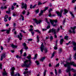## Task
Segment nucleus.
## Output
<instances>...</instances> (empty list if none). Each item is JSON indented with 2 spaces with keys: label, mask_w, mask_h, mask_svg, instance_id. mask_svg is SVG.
<instances>
[{
  "label": "nucleus",
  "mask_w": 76,
  "mask_h": 76,
  "mask_svg": "<svg viewBox=\"0 0 76 76\" xmlns=\"http://www.w3.org/2000/svg\"><path fill=\"white\" fill-rule=\"evenodd\" d=\"M40 48L41 51L42 52H43L44 50V44H43V43H42Z\"/></svg>",
  "instance_id": "0eeeda50"
},
{
  "label": "nucleus",
  "mask_w": 76,
  "mask_h": 76,
  "mask_svg": "<svg viewBox=\"0 0 76 76\" xmlns=\"http://www.w3.org/2000/svg\"><path fill=\"white\" fill-rule=\"evenodd\" d=\"M54 50H57V47L56 46H55L54 47Z\"/></svg>",
  "instance_id": "864d4df0"
},
{
  "label": "nucleus",
  "mask_w": 76,
  "mask_h": 76,
  "mask_svg": "<svg viewBox=\"0 0 76 76\" xmlns=\"http://www.w3.org/2000/svg\"><path fill=\"white\" fill-rule=\"evenodd\" d=\"M6 31H7L6 32L7 34H9V32H10V28H9L8 30H7Z\"/></svg>",
  "instance_id": "b1692460"
},
{
  "label": "nucleus",
  "mask_w": 76,
  "mask_h": 76,
  "mask_svg": "<svg viewBox=\"0 0 76 76\" xmlns=\"http://www.w3.org/2000/svg\"><path fill=\"white\" fill-rule=\"evenodd\" d=\"M47 51H48L47 49H46L45 50V53H47Z\"/></svg>",
  "instance_id": "e2e57ef3"
},
{
  "label": "nucleus",
  "mask_w": 76,
  "mask_h": 76,
  "mask_svg": "<svg viewBox=\"0 0 76 76\" xmlns=\"http://www.w3.org/2000/svg\"><path fill=\"white\" fill-rule=\"evenodd\" d=\"M50 21L51 25H52V26H54V27H55V26H57V24H54V22H53V21H52V20H50Z\"/></svg>",
  "instance_id": "9d476101"
},
{
  "label": "nucleus",
  "mask_w": 76,
  "mask_h": 76,
  "mask_svg": "<svg viewBox=\"0 0 76 76\" xmlns=\"http://www.w3.org/2000/svg\"><path fill=\"white\" fill-rule=\"evenodd\" d=\"M34 20L35 21V23L37 25H38V24H39L41 22V21L40 20H37L36 19H35L33 20Z\"/></svg>",
  "instance_id": "6e6552de"
},
{
  "label": "nucleus",
  "mask_w": 76,
  "mask_h": 76,
  "mask_svg": "<svg viewBox=\"0 0 76 76\" xmlns=\"http://www.w3.org/2000/svg\"><path fill=\"white\" fill-rule=\"evenodd\" d=\"M16 4H17V3H14L13 4V5L14 6H16Z\"/></svg>",
  "instance_id": "338daca9"
},
{
  "label": "nucleus",
  "mask_w": 76,
  "mask_h": 76,
  "mask_svg": "<svg viewBox=\"0 0 76 76\" xmlns=\"http://www.w3.org/2000/svg\"><path fill=\"white\" fill-rule=\"evenodd\" d=\"M39 9H38L35 11V12H36V13H39Z\"/></svg>",
  "instance_id": "7c9ffc66"
},
{
  "label": "nucleus",
  "mask_w": 76,
  "mask_h": 76,
  "mask_svg": "<svg viewBox=\"0 0 76 76\" xmlns=\"http://www.w3.org/2000/svg\"><path fill=\"white\" fill-rule=\"evenodd\" d=\"M8 18H9V17H8V15H6L5 16L4 18H5L6 19H8Z\"/></svg>",
  "instance_id": "e433bc0d"
},
{
  "label": "nucleus",
  "mask_w": 76,
  "mask_h": 76,
  "mask_svg": "<svg viewBox=\"0 0 76 76\" xmlns=\"http://www.w3.org/2000/svg\"><path fill=\"white\" fill-rule=\"evenodd\" d=\"M6 30H4V29H2L1 30V32H4V31H6Z\"/></svg>",
  "instance_id": "8fccbe9b"
},
{
  "label": "nucleus",
  "mask_w": 76,
  "mask_h": 76,
  "mask_svg": "<svg viewBox=\"0 0 76 76\" xmlns=\"http://www.w3.org/2000/svg\"><path fill=\"white\" fill-rule=\"evenodd\" d=\"M26 12L25 11V10H24L23 12H22V14H23V15H25V13H26Z\"/></svg>",
  "instance_id": "09e8293b"
},
{
  "label": "nucleus",
  "mask_w": 76,
  "mask_h": 76,
  "mask_svg": "<svg viewBox=\"0 0 76 76\" xmlns=\"http://www.w3.org/2000/svg\"><path fill=\"white\" fill-rule=\"evenodd\" d=\"M28 73V71H25L23 72L24 75H26V74H27Z\"/></svg>",
  "instance_id": "2f4dec72"
},
{
  "label": "nucleus",
  "mask_w": 76,
  "mask_h": 76,
  "mask_svg": "<svg viewBox=\"0 0 76 76\" xmlns=\"http://www.w3.org/2000/svg\"><path fill=\"white\" fill-rule=\"evenodd\" d=\"M37 55H38V54H35L34 56V57L33 58V59H36V58H37Z\"/></svg>",
  "instance_id": "cd10ccee"
},
{
  "label": "nucleus",
  "mask_w": 76,
  "mask_h": 76,
  "mask_svg": "<svg viewBox=\"0 0 76 76\" xmlns=\"http://www.w3.org/2000/svg\"><path fill=\"white\" fill-rule=\"evenodd\" d=\"M47 72V70H45V71H44L43 75L44 76H45V75H46V72Z\"/></svg>",
  "instance_id": "473e14b6"
},
{
  "label": "nucleus",
  "mask_w": 76,
  "mask_h": 76,
  "mask_svg": "<svg viewBox=\"0 0 76 76\" xmlns=\"http://www.w3.org/2000/svg\"><path fill=\"white\" fill-rule=\"evenodd\" d=\"M22 5L23 6L21 7L22 9L25 8V10H26V9H27V4H24L23 3H22Z\"/></svg>",
  "instance_id": "423d86ee"
},
{
  "label": "nucleus",
  "mask_w": 76,
  "mask_h": 76,
  "mask_svg": "<svg viewBox=\"0 0 76 76\" xmlns=\"http://www.w3.org/2000/svg\"><path fill=\"white\" fill-rule=\"evenodd\" d=\"M65 62L66 64H64V67H67L68 69L66 70V72H70L71 70V69H70V66H73L74 67H76V64H75V62H68L66 61Z\"/></svg>",
  "instance_id": "f257e3e1"
},
{
  "label": "nucleus",
  "mask_w": 76,
  "mask_h": 76,
  "mask_svg": "<svg viewBox=\"0 0 76 76\" xmlns=\"http://www.w3.org/2000/svg\"><path fill=\"white\" fill-rule=\"evenodd\" d=\"M54 37L56 38H57V35H56V34H54Z\"/></svg>",
  "instance_id": "774afa93"
},
{
  "label": "nucleus",
  "mask_w": 76,
  "mask_h": 76,
  "mask_svg": "<svg viewBox=\"0 0 76 76\" xmlns=\"http://www.w3.org/2000/svg\"><path fill=\"white\" fill-rule=\"evenodd\" d=\"M55 73L56 75H57V70H56V69H55Z\"/></svg>",
  "instance_id": "a19ab883"
},
{
  "label": "nucleus",
  "mask_w": 76,
  "mask_h": 76,
  "mask_svg": "<svg viewBox=\"0 0 76 76\" xmlns=\"http://www.w3.org/2000/svg\"><path fill=\"white\" fill-rule=\"evenodd\" d=\"M52 21H53V23H57L58 22L57 20H52Z\"/></svg>",
  "instance_id": "bb28decb"
},
{
  "label": "nucleus",
  "mask_w": 76,
  "mask_h": 76,
  "mask_svg": "<svg viewBox=\"0 0 76 76\" xmlns=\"http://www.w3.org/2000/svg\"><path fill=\"white\" fill-rule=\"evenodd\" d=\"M15 7H14L13 6H12L11 9L12 10H14Z\"/></svg>",
  "instance_id": "6e6d98bb"
},
{
  "label": "nucleus",
  "mask_w": 76,
  "mask_h": 76,
  "mask_svg": "<svg viewBox=\"0 0 76 76\" xmlns=\"http://www.w3.org/2000/svg\"><path fill=\"white\" fill-rule=\"evenodd\" d=\"M0 69L1 70L2 69V64L0 63Z\"/></svg>",
  "instance_id": "c85d7f7f"
},
{
  "label": "nucleus",
  "mask_w": 76,
  "mask_h": 76,
  "mask_svg": "<svg viewBox=\"0 0 76 76\" xmlns=\"http://www.w3.org/2000/svg\"><path fill=\"white\" fill-rule=\"evenodd\" d=\"M42 4V3H41V2H38V6H39V5L41 4Z\"/></svg>",
  "instance_id": "49530a36"
},
{
  "label": "nucleus",
  "mask_w": 76,
  "mask_h": 76,
  "mask_svg": "<svg viewBox=\"0 0 76 76\" xmlns=\"http://www.w3.org/2000/svg\"><path fill=\"white\" fill-rule=\"evenodd\" d=\"M24 64H23L22 65V67H29L30 66L31 64H32V62L31 61V60H27L24 62Z\"/></svg>",
  "instance_id": "f03ea898"
},
{
  "label": "nucleus",
  "mask_w": 76,
  "mask_h": 76,
  "mask_svg": "<svg viewBox=\"0 0 76 76\" xmlns=\"http://www.w3.org/2000/svg\"><path fill=\"white\" fill-rule=\"evenodd\" d=\"M1 9H7V7L6 6H5L4 7H3V6H1Z\"/></svg>",
  "instance_id": "5701e85b"
},
{
  "label": "nucleus",
  "mask_w": 76,
  "mask_h": 76,
  "mask_svg": "<svg viewBox=\"0 0 76 76\" xmlns=\"http://www.w3.org/2000/svg\"><path fill=\"white\" fill-rule=\"evenodd\" d=\"M18 37L20 40H22V37H23L22 34V33H20V35H18Z\"/></svg>",
  "instance_id": "9b49d317"
},
{
  "label": "nucleus",
  "mask_w": 76,
  "mask_h": 76,
  "mask_svg": "<svg viewBox=\"0 0 76 76\" xmlns=\"http://www.w3.org/2000/svg\"><path fill=\"white\" fill-rule=\"evenodd\" d=\"M4 72L2 73V75L3 76H6V75H7V74L6 72L5 71V69H4Z\"/></svg>",
  "instance_id": "ddd939ff"
},
{
  "label": "nucleus",
  "mask_w": 76,
  "mask_h": 76,
  "mask_svg": "<svg viewBox=\"0 0 76 76\" xmlns=\"http://www.w3.org/2000/svg\"><path fill=\"white\" fill-rule=\"evenodd\" d=\"M50 40H52L53 39V37L52 36H51L50 37Z\"/></svg>",
  "instance_id": "ea45409f"
},
{
  "label": "nucleus",
  "mask_w": 76,
  "mask_h": 76,
  "mask_svg": "<svg viewBox=\"0 0 76 76\" xmlns=\"http://www.w3.org/2000/svg\"><path fill=\"white\" fill-rule=\"evenodd\" d=\"M20 54H22V53L23 52V49H22L20 51Z\"/></svg>",
  "instance_id": "37998d69"
},
{
  "label": "nucleus",
  "mask_w": 76,
  "mask_h": 76,
  "mask_svg": "<svg viewBox=\"0 0 76 76\" xmlns=\"http://www.w3.org/2000/svg\"><path fill=\"white\" fill-rule=\"evenodd\" d=\"M50 28V25H49L47 27V29H49Z\"/></svg>",
  "instance_id": "680f3d73"
},
{
  "label": "nucleus",
  "mask_w": 76,
  "mask_h": 76,
  "mask_svg": "<svg viewBox=\"0 0 76 76\" xmlns=\"http://www.w3.org/2000/svg\"><path fill=\"white\" fill-rule=\"evenodd\" d=\"M37 4H35L34 6H33L32 7V9H34V8H35Z\"/></svg>",
  "instance_id": "de8ad7c7"
},
{
  "label": "nucleus",
  "mask_w": 76,
  "mask_h": 76,
  "mask_svg": "<svg viewBox=\"0 0 76 76\" xmlns=\"http://www.w3.org/2000/svg\"><path fill=\"white\" fill-rule=\"evenodd\" d=\"M51 11H53V9H52L51 8H50V10H49V13H50Z\"/></svg>",
  "instance_id": "c9c22d12"
},
{
  "label": "nucleus",
  "mask_w": 76,
  "mask_h": 76,
  "mask_svg": "<svg viewBox=\"0 0 76 76\" xmlns=\"http://www.w3.org/2000/svg\"><path fill=\"white\" fill-rule=\"evenodd\" d=\"M11 46L12 47V48H17V45H14L13 44H12L11 45Z\"/></svg>",
  "instance_id": "4468645a"
},
{
  "label": "nucleus",
  "mask_w": 76,
  "mask_h": 76,
  "mask_svg": "<svg viewBox=\"0 0 76 76\" xmlns=\"http://www.w3.org/2000/svg\"><path fill=\"white\" fill-rule=\"evenodd\" d=\"M58 51H59L58 53H61V51H62V49L60 48L59 49Z\"/></svg>",
  "instance_id": "4be33fe9"
},
{
  "label": "nucleus",
  "mask_w": 76,
  "mask_h": 76,
  "mask_svg": "<svg viewBox=\"0 0 76 76\" xmlns=\"http://www.w3.org/2000/svg\"><path fill=\"white\" fill-rule=\"evenodd\" d=\"M70 14H71V15L72 16L73 18H75V16H74V15H73V14L72 13V12H70Z\"/></svg>",
  "instance_id": "4c0bfd02"
},
{
  "label": "nucleus",
  "mask_w": 76,
  "mask_h": 76,
  "mask_svg": "<svg viewBox=\"0 0 76 76\" xmlns=\"http://www.w3.org/2000/svg\"><path fill=\"white\" fill-rule=\"evenodd\" d=\"M50 32H52V33H53L54 34H56V29L52 28L51 30L49 31L48 33H50Z\"/></svg>",
  "instance_id": "39448f33"
},
{
  "label": "nucleus",
  "mask_w": 76,
  "mask_h": 76,
  "mask_svg": "<svg viewBox=\"0 0 76 76\" xmlns=\"http://www.w3.org/2000/svg\"><path fill=\"white\" fill-rule=\"evenodd\" d=\"M61 69H59V71L58 72V73H61Z\"/></svg>",
  "instance_id": "052dcab7"
},
{
  "label": "nucleus",
  "mask_w": 76,
  "mask_h": 76,
  "mask_svg": "<svg viewBox=\"0 0 76 76\" xmlns=\"http://www.w3.org/2000/svg\"><path fill=\"white\" fill-rule=\"evenodd\" d=\"M36 32H37L38 34H41V32L39 31V30H35L34 31Z\"/></svg>",
  "instance_id": "dca6fc26"
},
{
  "label": "nucleus",
  "mask_w": 76,
  "mask_h": 76,
  "mask_svg": "<svg viewBox=\"0 0 76 76\" xmlns=\"http://www.w3.org/2000/svg\"><path fill=\"white\" fill-rule=\"evenodd\" d=\"M74 51H76V47H74L73 48Z\"/></svg>",
  "instance_id": "13d9d810"
},
{
  "label": "nucleus",
  "mask_w": 76,
  "mask_h": 76,
  "mask_svg": "<svg viewBox=\"0 0 76 76\" xmlns=\"http://www.w3.org/2000/svg\"><path fill=\"white\" fill-rule=\"evenodd\" d=\"M45 57H42L40 59V61H43L44 60H45Z\"/></svg>",
  "instance_id": "6ab92c4d"
},
{
  "label": "nucleus",
  "mask_w": 76,
  "mask_h": 76,
  "mask_svg": "<svg viewBox=\"0 0 76 76\" xmlns=\"http://www.w3.org/2000/svg\"><path fill=\"white\" fill-rule=\"evenodd\" d=\"M60 66V64L59 63H58L56 65V67H58Z\"/></svg>",
  "instance_id": "603ef678"
},
{
  "label": "nucleus",
  "mask_w": 76,
  "mask_h": 76,
  "mask_svg": "<svg viewBox=\"0 0 76 76\" xmlns=\"http://www.w3.org/2000/svg\"><path fill=\"white\" fill-rule=\"evenodd\" d=\"M15 70V67H12L11 68V70L12 71L11 72V75L12 76H17V75L18 76H20L19 73H17L16 74H14L13 70Z\"/></svg>",
  "instance_id": "7ed1b4c3"
},
{
  "label": "nucleus",
  "mask_w": 76,
  "mask_h": 76,
  "mask_svg": "<svg viewBox=\"0 0 76 76\" xmlns=\"http://www.w3.org/2000/svg\"><path fill=\"white\" fill-rule=\"evenodd\" d=\"M4 22H7V18H4Z\"/></svg>",
  "instance_id": "bf43d9fd"
},
{
  "label": "nucleus",
  "mask_w": 76,
  "mask_h": 76,
  "mask_svg": "<svg viewBox=\"0 0 76 76\" xmlns=\"http://www.w3.org/2000/svg\"><path fill=\"white\" fill-rule=\"evenodd\" d=\"M6 57V55L5 54H2L0 58V61H2L4 58Z\"/></svg>",
  "instance_id": "f8f14e48"
},
{
  "label": "nucleus",
  "mask_w": 76,
  "mask_h": 76,
  "mask_svg": "<svg viewBox=\"0 0 76 76\" xmlns=\"http://www.w3.org/2000/svg\"><path fill=\"white\" fill-rule=\"evenodd\" d=\"M59 31H60V28H58L57 30L56 31V32H59Z\"/></svg>",
  "instance_id": "79ce46f5"
},
{
  "label": "nucleus",
  "mask_w": 76,
  "mask_h": 76,
  "mask_svg": "<svg viewBox=\"0 0 76 76\" xmlns=\"http://www.w3.org/2000/svg\"><path fill=\"white\" fill-rule=\"evenodd\" d=\"M39 36L37 35V42H39Z\"/></svg>",
  "instance_id": "f3484780"
},
{
  "label": "nucleus",
  "mask_w": 76,
  "mask_h": 76,
  "mask_svg": "<svg viewBox=\"0 0 76 76\" xmlns=\"http://www.w3.org/2000/svg\"><path fill=\"white\" fill-rule=\"evenodd\" d=\"M31 33L33 36L34 35V34H35V33L34 31H31Z\"/></svg>",
  "instance_id": "58836bf2"
},
{
  "label": "nucleus",
  "mask_w": 76,
  "mask_h": 76,
  "mask_svg": "<svg viewBox=\"0 0 76 76\" xmlns=\"http://www.w3.org/2000/svg\"><path fill=\"white\" fill-rule=\"evenodd\" d=\"M26 52H25L24 53L23 56H24V57H25L26 56Z\"/></svg>",
  "instance_id": "5fc2aeb1"
},
{
  "label": "nucleus",
  "mask_w": 76,
  "mask_h": 76,
  "mask_svg": "<svg viewBox=\"0 0 76 76\" xmlns=\"http://www.w3.org/2000/svg\"><path fill=\"white\" fill-rule=\"evenodd\" d=\"M63 41H64V39H61L59 42L60 44H61H61H63Z\"/></svg>",
  "instance_id": "2eb2a0df"
},
{
  "label": "nucleus",
  "mask_w": 76,
  "mask_h": 76,
  "mask_svg": "<svg viewBox=\"0 0 76 76\" xmlns=\"http://www.w3.org/2000/svg\"><path fill=\"white\" fill-rule=\"evenodd\" d=\"M35 62H36V63L37 64V65H39V63L38 61H36Z\"/></svg>",
  "instance_id": "72a5a7b5"
},
{
  "label": "nucleus",
  "mask_w": 76,
  "mask_h": 76,
  "mask_svg": "<svg viewBox=\"0 0 76 76\" xmlns=\"http://www.w3.org/2000/svg\"><path fill=\"white\" fill-rule=\"evenodd\" d=\"M16 14H17V13H16V12H14L13 13V16H17V15H16Z\"/></svg>",
  "instance_id": "412c9836"
},
{
  "label": "nucleus",
  "mask_w": 76,
  "mask_h": 76,
  "mask_svg": "<svg viewBox=\"0 0 76 76\" xmlns=\"http://www.w3.org/2000/svg\"><path fill=\"white\" fill-rule=\"evenodd\" d=\"M21 17L22 18V20H24V17H23V16H22V15H21Z\"/></svg>",
  "instance_id": "c03bdc74"
},
{
  "label": "nucleus",
  "mask_w": 76,
  "mask_h": 76,
  "mask_svg": "<svg viewBox=\"0 0 76 76\" xmlns=\"http://www.w3.org/2000/svg\"><path fill=\"white\" fill-rule=\"evenodd\" d=\"M1 49L2 50H3V48L2 46H1Z\"/></svg>",
  "instance_id": "0e129e2a"
},
{
  "label": "nucleus",
  "mask_w": 76,
  "mask_h": 76,
  "mask_svg": "<svg viewBox=\"0 0 76 76\" xmlns=\"http://www.w3.org/2000/svg\"><path fill=\"white\" fill-rule=\"evenodd\" d=\"M45 9L44 10V11L45 12V11H46V10H47V9H48V7H45Z\"/></svg>",
  "instance_id": "a878e982"
},
{
  "label": "nucleus",
  "mask_w": 76,
  "mask_h": 76,
  "mask_svg": "<svg viewBox=\"0 0 76 76\" xmlns=\"http://www.w3.org/2000/svg\"><path fill=\"white\" fill-rule=\"evenodd\" d=\"M23 45L24 46V48L25 50H27L28 49V47L27 46H26V44L25 43H23Z\"/></svg>",
  "instance_id": "1a4fd4ad"
},
{
  "label": "nucleus",
  "mask_w": 76,
  "mask_h": 76,
  "mask_svg": "<svg viewBox=\"0 0 76 76\" xmlns=\"http://www.w3.org/2000/svg\"><path fill=\"white\" fill-rule=\"evenodd\" d=\"M16 57L17 58H21V56H19L18 55H17L16 56Z\"/></svg>",
  "instance_id": "f704fd0d"
},
{
  "label": "nucleus",
  "mask_w": 76,
  "mask_h": 76,
  "mask_svg": "<svg viewBox=\"0 0 76 76\" xmlns=\"http://www.w3.org/2000/svg\"><path fill=\"white\" fill-rule=\"evenodd\" d=\"M63 12V10H61L60 11V12L58 11H56V13L58 15V16H60V17H61L62 13Z\"/></svg>",
  "instance_id": "20e7f679"
},
{
  "label": "nucleus",
  "mask_w": 76,
  "mask_h": 76,
  "mask_svg": "<svg viewBox=\"0 0 76 76\" xmlns=\"http://www.w3.org/2000/svg\"><path fill=\"white\" fill-rule=\"evenodd\" d=\"M72 44L74 46H76V43L74 41H72Z\"/></svg>",
  "instance_id": "a211bd4d"
},
{
  "label": "nucleus",
  "mask_w": 76,
  "mask_h": 76,
  "mask_svg": "<svg viewBox=\"0 0 76 76\" xmlns=\"http://www.w3.org/2000/svg\"><path fill=\"white\" fill-rule=\"evenodd\" d=\"M6 13H8V14H10V11H6Z\"/></svg>",
  "instance_id": "3c124183"
},
{
  "label": "nucleus",
  "mask_w": 76,
  "mask_h": 76,
  "mask_svg": "<svg viewBox=\"0 0 76 76\" xmlns=\"http://www.w3.org/2000/svg\"><path fill=\"white\" fill-rule=\"evenodd\" d=\"M64 11L65 14L67 13V12H69V11L68 10H67L66 9H64Z\"/></svg>",
  "instance_id": "c756f323"
},
{
  "label": "nucleus",
  "mask_w": 76,
  "mask_h": 76,
  "mask_svg": "<svg viewBox=\"0 0 76 76\" xmlns=\"http://www.w3.org/2000/svg\"><path fill=\"white\" fill-rule=\"evenodd\" d=\"M48 16H49V17H51V16H52V15H51V14L50 13L49 14Z\"/></svg>",
  "instance_id": "69168bd1"
},
{
  "label": "nucleus",
  "mask_w": 76,
  "mask_h": 76,
  "mask_svg": "<svg viewBox=\"0 0 76 76\" xmlns=\"http://www.w3.org/2000/svg\"><path fill=\"white\" fill-rule=\"evenodd\" d=\"M27 58L28 59H31V56H29L27 57Z\"/></svg>",
  "instance_id": "a18cd8bd"
},
{
  "label": "nucleus",
  "mask_w": 76,
  "mask_h": 76,
  "mask_svg": "<svg viewBox=\"0 0 76 76\" xmlns=\"http://www.w3.org/2000/svg\"><path fill=\"white\" fill-rule=\"evenodd\" d=\"M54 54H55V52H53L52 53V56L51 57V58H53V57L54 56Z\"/></svg>",
  "instance_id": "aec40b11"
},
{
  "label": "nucleus",
  "mask_w": 76,
  "mask_h": 76,
  "mask_svg": "<svg viewBox=\"0 0 76 76\" xmlns=\"http://www.w3.org/2000/svg\"><path fill=\"white\" fill-rule=\"evenodd\" d=\"M68 38H69V36H66L64 37V39H66V40H68V39H69Z\"/></svg>",
  "instance_id": "393cba45"
},
{
  "label": "nucleus",
  "mask_w": 76,
  "mask_h": 76,
  "mask_svg": "<svg viewBox=\"0 0 76 76\" xmlns=\"http://www.w3.org/2000/svg\"><path fill=\"white\" fill-rule=\"evenodd\" d=\"M32 39H28V41H32Z\"/></svg>",
  "instance_id": "4d7b16f0"
}]
</instances>
